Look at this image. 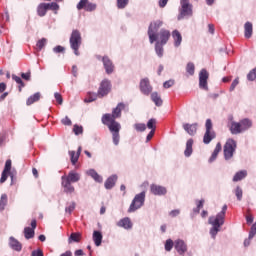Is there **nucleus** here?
Listing matches in <instances>:
<instances>
[{
  "mask_svg": "<svg viewBox=\"0 0 256 256\" xmlns=\"http://www.w3.org/2000/svg\"><path fill=\"white\" fill-rule=\"evenodd\" d=\"M125 109L124 103H118L116 108L112 110V114H104L102 116V123L106 125L109 131L112 132V139L114 145H119L120 136L119 131H121V124L115 121V119H119L121 117V111Z\"/></svg>",
  "mask_w": 256,
  "mask_h": 256,
  "instance_id": "nucleus-1",
  "label": "nucleus"
},
{
  "mask_svg": "<svg viewBox=\"0 0 256 256\" xmlns=\"http://www.w3.org/2000/svg\"><path fill=\"white\" fill-rule=\"evenodd\" d=\"M161 27H163L162 20H156L150 23L148 27V37L151 44H153L154 41H157L161 45H167V41H169V38L171 37V32L166 29H161ZM159 29L161 30L158 33Z\"/></svg>",
  "mask_w": 256,
  "mask_h": 256,
  "instance_id": "nucleus-2",
  "label": "nucleus"
},
{
  "mask_svg": "<svg viewBox=\"0 0 256 256\" xmlns=\"http://www.w3.org/2000/svg\"><path fill=\"white\" fill-rule=\"evenodd\" d=\"M227 213V205H224L222 207L221 212H219L216 216H211L208 219L209 225H212V228L210 229V235L212 239H215L217 237V233L221 231V227L225 224V214Z\"/></svg>",
  "mask_w": 256,
  "mask_h": 256,
  "instance_id": "nucleus-3",
  "label": "nucleus"
},
{
  "mask_svg": "<svg viewBox=\"0 0 256 256\" xmlns=\"http://www.w3.org/2000/svg\"><path fill=\"white\" fill-rule=\"evenodd\" d=\"M81 43V32H79V30H73L70 36V47L77 57L79 55V47H81Z\"/></svg>",
  "mask_w": 256,
  "mask_h": 256,
  "instance_id": "nucleus-4",
  "label": "nucleus"
},
{
  "mask_svg": "<svg viewBox=\"0 0 256 256\" xmlns=\"http://www.w3.org/2000/svg\"><path fill=\"white\" fill-rule=\"evenodd\" d=\"M145 205V191L136 194L130 207L128 209V213H135L138 209H141Z\"/></svg>",
  "mask_w": 256,
  "mask_h": 256,
  "instance_id": "nucleus-5",
  "label": "nucleus"
},
{
  "mask_svg": "<svg viewBox=\"0 0 256 256\" xmlns=\"http://www.w3.org/2000/svg\"><path fill=\"white\" fill-rule=\"evenodd\" d=\"M236 149H237V142L233 139H228L224 145V159H226V161H229V159H232Z\"/></svg>",
  "mask_w": 256,
  "mask_h": 256,
  "instance_id": "nucleus-6",
  "label": "nucleus"
},
{
  "mask_svg": "<svg viewBox=\"0 0 256 256\" xmlns=\"http://www.w3.org/2000/svg\"><path fill=\"white\" fill-rule=\"evenodd\" d=\"M180 15L178 19H183V17H191L193 15V5L189 3V0H180Z\"/></svg>",
  "mask_w": 256,
  "mask_h": 256,
  "instance_id": "nucleus-7",
  "label": "nucleus"
},
{
  "mask_svg": "<svg viewBox=\"0 0 256 256\" xmlns=\"http://www.w3.org/2000/svg\"><path fill=\"white\" fill-rule=\"evenodd\" d=\"M205 127H206V132L204 134L203 143H205V145H209V143H211V141L215 139V132L212 130L213 122H211V119L206 120Z\"/></svg>",
  "mask_w": 256,
  "mask_h": 256,
  "instance_id": "nucleus-8",
  "label": "nucleus"
},
{
  "mask_svg": "<svg viewBox=\"0 0 256 256\" xmlns=\"http://www.w3.org/2000/svg\"><path fill=\"white\" fill-rule=\"evenodd\" d=\"M209 79V72L205 69H202L199 73V87L204 91H209V86L207 85V81Z\"/></svg>",
  "mask_w": 256,
  "mask_h": 256,
  "instance_id": "nucleus-9",
  "label": "nucleus"
},
{
  "mask_svg": "<svg viewBox=\"0 0 256 256\" xmlns=\"http://www.w3.org/2000/svg\"><path fill=\"white\" fill-rule=\"evenodd\" d=\"M111 91V81L103 80L98 89V97H105Z\"/></svg>",
  "mask_w": 256,
  "mask_h": 256,
  "instance_id": "nucleus-10",
  "label": "nucleus"
},
{
  "mask_svg": "<svg viewBox=\"0 0 256 256\" xmlns=\"http://www.w3.org/2000/svg\"><path fill=\"white\" fill-rule=\"evenodd\" d=\"M140 91L144 95H150L151 91H153V87H151V84L149 83V79L144 78L140 81Z\"/></svg>",
  "mask_w": 256,
  "mask_h": 256,
  "instance_id": "nucleus-11",
  "label": "nucleus"
},
{
  "mask_svg": "<svg viewBox=\"0 0 256 256\" xmlns=\"http://www.w3.org/2000/svg\"><path fill=\"white\" fill-rule=\"evenodd\" d=\"M61 179H64L70 183H77L81 180V174L75 171H70L67 176L63 175Z\"/></svg>",
  "mask_w": 256,
  "mask_h": 256,
  "instance_id": "nucleus-12",
  "label": "nucleus"
},
{
  "mask_svg": "<svg viewBox=\"0 0 256 256\" xmlns=\"http://www.w3.org/2000/svg\"><path fill=\"white\" fill-rule=\"evenodd\" d=\"M174 247L179 255H185V253H187V244L181 239L174 242Z\"/></svg>",
  "mask_w": 256,
  "mask_h": 256,
  "instance_id": "nucleus-13",
  "label": "nucleus"
},
{
  "mask_svg": "<svg viewBox=\"0 0 256 256\" xmlns=\"http://www.w3.org/2000/svg\"><path fill=\"white\" fill-rule=\"evenodd\" d=\"M102 63L104 65L105 71L108 75H111V73H113V70L115 69V66L113 65V62L111 61V59H109V57L104 56L102 58Z\"/></svg>",
  "mask_w": 256,
  "mask_h": 256,
  "instance_id": "nucleus-14",
  "label": "nucleus"
},
{
  "mask_svg": "<svg viewBox=\"0 0 256 256\" xmlns=\"http://www.w3.org/2000/svg\"><path fill=\"white\" fill-rule=\"evenodd\" d=\"M150 191L153 195H166L167 194V188L163 187V186H159L156 184H152L150 186Z\"/></svg>",
  "mask_w": 256,
  "mask_h": 256,
  "instance_id": "nucleus-15",
  "label": "nucleus"
},
{
  "mask_svg": "<svg viewBox=\"0 0 256 256\" xmlns=\"http://www.w3.org/2000/svg\"><path fill=\"white\" fill-rule=\"evenodd\" d=\"M9 247L13 249V251H17L18 253L23 249V245L19 240L15 239V237L11 236L9 238Z\"/></svg>",
  "mask_w": 256,
  "mask_h": 256,
  "instance_id": "nucleus-16",
  "label": "nucleus"
},
{
  "mask_svg": "<svg viewBox=\"0 0 256 256\" xmlns=\"http://www.w3.org/2000/svg\"><path fill=\"white\" fill-rule=\"evenodd\" d=\"M61 181H62L61 185L64 189V193H68V194L75 193V186L71 184L72 182H69L68 180H65V179H61Z\"/></svg>",
  "mask_w": 256,
  "mask_h": 256,
  "instance_id": "nucleus-17",
  "label": "nucleus"
},
{
  "mask_svg": "<svg viewBox=\"0 0 256 256\" xmlns=\"http://www.w3.org/2000/svg\"><path fill=\"white\" fill-rule=\"evenodd\" d=\"M118 227H122L123 229H133V222L129 217L123 218L117 222Z\"/></svg>",
  "mask_w": 256,
  "mask_h": 256,
  "instance_id": "nucleus-18",
  "label": "nucleus"
},
{
  "mask_svg": "<svg viewBox=\"0 0 256 256\" xmlns=\"http://www.w3.org/2000/svg\"><path fill=\"white\" fill-rule=\"evenodd\" d=\"M172 39L174 40V47H181V43L183 42V36H181V32L174 30L172 32Z\"/></svg>",
  "mask_w": 256,
  "mask_h": 256,
  "instance_id": "nucleus-19",
  "label": "nucleus"
},
{
  "mask_svg": "<svg viewBox=\"0 0 256 256\" xmlns=\"http://www.w3.org/2000/svg\"><path fill=\"white\" fill-rule=\"evenodd\" d=\"M230 131L232 135H239V133H243L241 122H231Z\"/></svg>",
  "mask_w": 256,
  "mask_h": 256,
  "instance_id": "nucleus-20",
  "label": "nucleus"
},
{
  "mask_svg": "<svg viewBox=\"0 0 256 256\" xmlns=\"http://www.w3.org/2000/svg\"><path fill=\"white\" fill-rule=\"evenodd\" d=\"M86 175H89V177H92L96 183H103V177L95 171V169H90L86 172Z\"/></svg>",
  "mask_w": 256,
  "mask_h": 256,
  "instance_id": "nucleus-21",
  "label": "nucleus"
},
{
  "mask_svg": "<svg viewBox=\"0 0 256 256\" xmlns=\"http://www.w3.org/2000/svg\"><path fill=\"white\" fill-rule=\"evenodd\" d=\"M115 183H117V175H112L105 181L104 187L105 189H113Z\"/></svg>",
  "mask_w": 256,
  "mask_h": 256,
  "instance_id": "nucleus-22",
  "label": "nucleus"
},
{
  "mask_svg": "<svg viewBox=\"0 0 256 256\" xmlns=\"http://www.w3.org/2000/svg\"><path fill=\"white\" fill-rule=\"evenodd\" d=\"M47 11H49L47 3H40L38 5L37 14H38L39 17H45V15H47Z\"/></svg>",
  "mask_w": 256,
  "mask_h": 256,
  "instance_id": "nucleus-23",
  "label": "nucleus"
},
{
  "mask_svg": "<svg viewBox=\"0 0 256 256\" xmlns=\"http://www.w3.org/2000/svg\"><path fill=\"white\" fill-rule=\"evenodd\" d=\"M183 129L188 135H195L197 133V124H183Z\"/></svg>",
  "mask_w": 256,
  "mask_h": 256,
  "instance_id": "nucleus-24",
  "label": "nucleus"
},
{
  "mask_svg": "<svg viewBox=\"0 0 256 256\" xmlns=\"http://www.w3.org/2000/svg\"><path fill=\"white\" fill-rule=\"evenodd\" d=\"M240 127L243 131H247V129H251L253 127V122L249 120V118H244L240 121Z\"/></svg>",
  "mask_w": 256,
  "mask_h": 256,
  "instance_id": "nucleus-25",
  "label": "nucleus"
},
{
  "mask_svg": "<svg viewBox=\"0 0 256 256\" xmlns=\"http://www.w3.org/2000/svg\"><path fill=\"white\" fill-rule=\"evenodd\" d=\"M93 241L96 245V247H100L101 246V243L103 241V234H101V232L99 231H94L93 232Z\"/></svg>",
  "mask_w": 256,
  "mask_h": 256,
  "instance_id": "nucleus-26",
  "label": "nucleus"
},
{
  "mask_svg": "<svg viewBox=\"0 0 256 256\" xmlns=\"http://www.w3.org/2000/svg\"><path fill=\"white\" fill-rule=\"evenodd\" d=\"M245 29V37L246 39H251V36L253 35V24L251 22H246L244 25Z\"/></svg>",
  "mask_w": 256,
  "mask_h": 256,
  "instance_id": "nucleus-27",
  "label": "nucleus"
},
{
  "mask_svg": "<svg viewBox=\"0 0 256 256\" xmlns=\"http://www.w3.org/2000/svg\"><path fill=\"white\" fill-rule=\"evenodd\" d=\"M192 154H193V139H189L186 142V149L184 151V155L185 157H191Z\"/></svg>",
  "mask_w": 256,
  "mask_h": 256,
  "instance_id": "nucleus-28",
  "label": "nucleus"
},
{
  "mask_svg": "<svg viewBox=\"0 0 256 256\" xmlns=\"http://www.w3.org/2000/svg\"><path fill=\"white\" fill-rule=\"evenodd\" d=\"M151 100L153 101V103H155L156 107H161V105H163V100L157 92H153L151 94Z\"/></svg>",
  "mask_w": 256,
  "mask_h": 256,
  "instance_id": "nucleus-29",
  "label": "nucleus"
},
{
  "mask_svg": "<svg viewBox=\"0 0 256 256\" xmlns=\"http://www.w3.org/2000/svg\"><path fill=\"white\" fill-rule=\"evenodd\" d=\"M39 99H41V94L39 92H37L27 99L26 105H33V103H37V101H39Z\"/></svg>",
  "mask_w": 256,
  "mask_h": 256,
  "instance_id": "nucleus-30",
  "label": "nucleus"
},
{
  "mask_svg": "<svg viewBox=\"0 0 256 256\" xmlns=\"http://www.w3.org/2000/svg\"><path fill=\"white\" fill-rule=\"evenodd\" d=\"M245 177H247V170H241L234 175L233 181H241L242 179H245Z\"/></svg>",
  "mask_w": 256,
  "mask_h": 256,
  "instance_id": "nucleus-31",
  "label": "nucleus"
},
{
  "mask_svg": "<svg viewBox=\"0 0 256 256\" xmlns=\"http://www.w3.org/2000/svg\"><path fill=\"white\" fill-rule=\"evenodd\" d=\"M24 237L25 239H33L35 237V230L31 227L24 228Z\"/></svg>",
  "mask_w": 256,
  "mask_h": 256,
  "instance_id": "nucleus-32",
  "label": "nucleus"
},
{
  "mask_svg": "<svg viewBox=\"0 0 256 256\" xmlns=\"http://www.w3.org/2000/svg\"><path fill=\"white\" fill-rule=\"evenodd\" d=\"M7 201V194H2L0 198V211H5V207H7Z\"/></svg>",
  "mask_w": 256,
  "mask_h": 256,
  "instance_id": "nucleus-33",
  "label": "nucleus"
},
{
  "mask_svg": "<svg viewBox=\"0 0 256 256\" xmlns=\"http://www.w3.org/2000/svg\"><path fill=\"white\" fill-rule=\"evenodd\" d=\"M69 155L72 165H77V161H79V154H77L75 151H69Z\"/></svg>",
  "mask_w": 256,
  "mask_h": 256,
  "instance_id": "nucleus-34",
  "label": "nucleus"
},
{
  "mask_svg": "<svg viewBox=\"0 0 256 256\" xmlns=\"http://www.w3.org/2000/svg\"><path fill=\"white\" fill-rule=\"evenodd\" d=\"M147 128L151 129V131H155V129H157V120L155 118H151L147 122Z\"/></svg>",
  "mask_w": 256,
  "mask_h": 256,
  "instance_id": "nucleus-35",
  "label": "nucleus"
},
{
  "mask_svg": "<svg viewBox=\"0 0 256 256\" xmlns=\"http://www.w3.org/2000/svg\"><path fill=\"white\" fill-rule=\"evenodd\" d=\"M163 45L165 44H160L159 42H156L155 44V52L158 57H163Z\"/></svg>",
  "mask_w": 256,
  "mask_h": 256,
  "instance_id": "nucleus-36",
  "label": "nucleus"
},
{
  "mask_svg": "<svg viewBox=\"0 0 256 256\" xmlns=\"http://www.w3.org/2000/svg\"><path fill=\"white\" fill-rule=\"evenodd\" d=\"M116 5L119 9H125L129 5V0H116Z\"/></svg>",
  "mask_w": 256,
  "mask_h": 256,
  "instance_id": "nucleus-37",
  "label": "nucleus"
},
{
  "mask_svg": "<svg viewBox=\"0 0 256 256\" xmlns=\"http://www.w3.org/2000/svg\"><path fill=\"white\" fill-rule=\"evenodd\" d=\"M12 79H13V81H16V83H17L18 85H20V86H19V91H21V87H25V83H23V80L21 79V77H19V76L13 74V75H12Z\"/></svg>",
  "mask_w": 256,
  "mask_h": 256,
  "instance_id": "nucleus-38",
  "label": "nucleus"
},
{
  "mask_svg": "<svg viewBox=\"0 0 256 256\" xmlns=\"http://www.w3.org/2000/svg\"><path fill=\"white\" fill-rule=\"evenodd\" d=\"M186 71L190 75H195V64L193 62H190L186 66Z\"/></svg>",
  "mask_w": 256,
  "mask_h": 256,
  "instance_id": "nucleus-39",
  "label": "nucleus"
},
{
  "mask_svg": "<svg viewBox=\"0 0 256 256\" xmlns=\"http://www.w3.org/2000/svg\"><path fill=\"white\" fill-rule=\"evenodd\" d=\"M45 45H47V39L42 38V39L38 40L36 47H37L38 51H41V49H43V47H45Z\"/></svg>",
  "mask_w": 256,
  "mask_h": 256,
  "instance_id": "nucleus-40",
  "label": "nucleus"
},
{
  "mask_svg": "<svg viewBox=\"0 0 256 256\" xmlns=\"http://www.w3.org/2000/svg\"><path fill=\"white\" fill-rule=\"evenodd\" d=\"M134 129H136V131H139L140 133H143V131L147 129V126L143 123H138L134 125Z\"/></svg>",
  "mask_w": 256,
  "mask_h": 256,
  "instance_id": "nucleus-41",
  "label": "nucleus"
},
{
  "mask_svg": "<svg viewBox=\"0 0 256 256\" xmlns=\"http://www.w3.org/2000/svg\"><path fill=\"white\" fill-rule=\"evenodd\" d=\"M46 5L51 11H59V4H57L56 2L46 3Z\"/></svg>",
  "mask_w": 256,
  "mask_h": 256,
  "instance_id": "nucleus-42",
  "label": "nucleus"
},
{
  "mask_svg": "<svg viewBox=\"0 0 256 256\" xmlns=\"http://www.w3.org/2000/svg\"><path fill=\"white\" fill-rule=\"evenodd\" d=\"M80 239H81V234L79 233H72L70 235V240L74 241V243H79Z\"/></svg>",
  "mask_w": 256,
  "mask_h": 256,
  "instance_id": "nucleus-43",
  "label": "nucleus"
},
{
  "mask_svg": "<svg viewBox=\"0 0 256 256\" xmlns=\"http://www.w3.org/2000/svg\"><path fill=\"white\" fill-rule=\"evenodd\" d=\"M73 211H75V202H71L70 204H68V206L65 208V212L69 213V215H71V213H73Z\"/></svg>",
  "mask_w": 256,
  "mask_h": 256,
  "instance_id": "nucleus-44",
  "label": "nucleus"
},
{
  "mask_svg": "<svg viewBox=\"0 0 256 256\" xmlns=\"http://www.w3.org/2000/svg\"><path fill=\"white\" fill-rule=\"evenodd\" d=\"M84 101L85 103H93V101H97V94H89Z\"/></svg>",
  "mask_w": 256,
  "mask_h": 256,
  "instance_id": "nucleus-45",
  "label": "nucleus"
},
{
  "mask_svg": "<svg viewBox=\"0 0 256 256\" xmlns=\"http://www.w3.org/2000/svg\"><path fill=\"white\" fill-rule=\"evenodd\" d=\"M235 195L238 199V201H241V199H243V190L241 189V187H236V190H235Z\"/></svg>",
  "mask_w": 256,
  "mask_h": 256,
  "instance_id": "nucleus-46",
  "label": "nucleus"
},
{
  "mask_svg": "<svg viewBox=\"0 0 256 256\" xmlns=\"http://www.w3.org/2000/svg\"><path fill=\"white\" fill-rule=\"evenodd\" d=\"M248 81H255L256 79V68H254L252 71H250L247 75Z\"/></svg>",
  "mask_w": 256,
  "mask_h": 256,
  "instance_id": "nucleus-47",
  "label": "nucleus"
},
{
  "mask_svg": "<svg viewBox=\"0 0 256 256\" xmlns=\"http://www.w3.org/2000/svg\"><path fill=\"white\" fill-rule=\"evenodd\" d=\"M89 0H80V2L77 4V9L81 11V9H85L87 7Z\"/></svg>",
  "mask_w": 256,
  "mask_h": 256,
  "instance_id": "nucleus-48",
  "label": "nucleus"
},
{
  "mask_svg": "<svg viewBox=\"0 0 256 256\" xmlns=\"http://www.w3.org/2000/svg\"><path fill=\"white\" fill-rule=\"evenodd\" d=\"M73 131H74L75 135H81V133H83V126H79V125L75 124Z\"/></svg>",
  "mask_w": 256,
  "mask_h": 256,
  "instance_id": "nucleus-49",
  "label": "nucleus"
},
{
  "mask_svg": "<svg viewBox=\"0 0 256 256\" xmlns=\"http://www.w3.org/2000/svg\"><path fill=\"white\" fill-rule=\"evenodd\" d=\"M84 9L85 11H95L97 9V4L88 3Z\"/></svg>",
  "mask_w": 256,
  "mask_h": 256,
  "instance_id": "nucleus-50",
  "label": "nucleus"
},
{
  "mask_svg": "<svg viewBox=\"0 0 256 256\" xmlns=\"http://www.w3.org/2000/svg\"><path fill=\"white\" fill-rule=\"evenodd\" d=\"M173 249V240L168 239L165 243V251H171Z\"/></svg>",
  "mask_w": 256,
  "mask_h": 256,
  "instance_id": "nucleus-51",
  "label": "nucleus"
},
{
  "mask_svg": "<svg viewBox=\"0 0 256 256\" xmlns=\"http://www.w3.org/2000/svg\"><path fill=\"white\" fill-rule=\"evenodd\" d=\"M54 97L59 105H63V97L59 94V92L54 93Z\"/></svg>",
  "mask_w": 256,
  "mask_h": 256,
  "instance_id": "nucleus-52",
  "label": "nucleus"
},
{
  "mask_svg": "<svg viewBox=\"0 0 256 256\" xmlns=\"http://www.w3.org/2000/svg\"><path fill=\"white\" fill-rule=\"evenodd\" d=\"M173 85H175V81L168 80V81L164 82L163 87L165 89H169L170 87H173Z\"/></svg>",
  "mask_w": 256,
  "mask_h": 256,
  "instance_id": "nucleus-53",
  "label": "nucleus"
},
{
  "mask_svg": "<svg viewBox=\"0 0 256 256\" xmlns=\"http://www.w3.org/2000/svg\"><path fill=\"white\" fill-rule=\"evenodd\" d=\"M3 171H5L6 173H9V171H11V160L6 161Z\"/></svg>",
  "mask_w": 256,
  "mask_h": 256,
  "instance_id": "nucleus-54",
  "label": "nucleus"
},
{
  "mask_svg": "<svg viewBox=\"0 0 256 256\" xmlns=\"http://www.w3.org/2000/svg\"><path fill=\"white\" fill-rule=\"evenodd\" d=\"M237 85H239V78H236V79L232 82V84H231V86H230V91H235V87H237Z\"/></svg>",
  "mask_w": 256,
  "mask_h": 256,
  "instance_id": "nucleus-55",
  "label": "nucleus"
},
{
  "mask_svg": "<svg viewBox=\"0 0 256 256\" xmlns=\"http://www.w3.org/2000/svg\"><path fill=\"white\" fill-rule=\"evenodd\" d=\"M54 53H63L65 51V47L63 46H56L53 48Z\"/></svg>",
  "mask_w": 256,
  "mask_h": 256,
  "instance_id": "nucleus-56",
  "label": "nucleus"
},
{
  "mask_svg": "<svg viewBox=\"0 0 256 256\" xmlns=\"http://www.w3.org/2000/svg\"><path fill=\"white\" fill-rule=\"evenodd\" d=\"M22 79H24L25 81H30L31 79V72H27V73H22L21 74Z\"/></svg>",
  "mask_w": 256,
  "mask_h": 256,
  "instance_id": "nucleus-57",
  "label": "nucleus"
},
{
  "mask_svg": "<svg viewBox=\"0 0 256 256\" xmlns=\"http://www.w3.org/2000/svg\"><path fill=\"white\" fill-rule=\"evenodd\" d=\"M9 172H5L4 170H3V172H2V175H1V178H0V183H5V181H7V174H8Z\"/></svg>",
  "mask_w": 256,
  "mask_h": 256,
  "instance_id": "nucleus-58",
  "label": "nucleus"
},
{
  "mask_svg": "<svg viewBox=\"0 0 256 256\" xmlns=\"http://www.w3.org/2000/svg\"><path fill=\"white\" fill-rule=\"evenodd\" d=\"M221 149H222L221 142H218L216 144V147H215L213 153H216V155H219V152L221 151Z\"/></svg>",
  "mask_w": 256,
  "mask_h": 256,
  "instance_id": "nucleus-59",
  "label": "nucleus"
},
{
  "mask_svg": "<svg viewBox=\"0 0 256 256\" xmlns=\"http://www.w3.org/2000/svg\"><path fill=\"white\" fill-rule=\"evenodd\" d=\"M153 135H155V130H151L146 137V142L149 143L150 140L153 139Z\"/></svg>",
  "mask_w": 256,
  "mask_h": 256,
  "instance_id": "nucleus-60",
  "label": "nucleus"
},
{
  "mask_svg": "<svg viewBox=\"0 0 256 256\" xmlns=\"http://www.w3.org/2000/svg\"><path fill=\"white\" fill-rule=\"evenodd\" d=\"M62 124L63 125H71V119H69V117H65L64 119H62Z\"/></svg>",
  "mask_w": 256,
  "mask_h": 256,
  "instance_id": "nucleus-61",
  "label": "nucleus"
},
{
  "mask_svg": "<svg viewBox=\"0 0 256 256\" xmlns=\"http://www.w3.org/2000/svg\"><path fill=\"white\" fill-rule=\"evenodd\" d=\"M32 256H43V251L34 250V251H32Z\"/></svg>",
  "mask_w": 256,
  "mask_h": 256,
  "instance_id": "nucleus-62",
  "label": "nucleus"
},
{
  "mask_svg": "<svg viewBox=\"0 0 256 256\" xmlns=\"http://www.w3.org/2000/svg\"><path fill=\"white\" fill-rule=\"evenodd\" d=\"M169 2V0H159V7H161L163 9V7H165L167 5V3Z\"/></svg>",
  "mask_w": 256,
  "mask_h": 256,
  "instance_id": "nucleus-63",
  "label": "nucleus"
},
{
  "mask_svg": "<svg viewBox=\"0 0 256 256\" xmlns=\"http://www.w3.org/2000/svg\"><path fill=\"white\" fill-rule=\"evenodd\" d=\"M180 211L179 210H172L170 212V217H177L179 215Z\"/></svg>",
  "mask_w": 256,
  "mask_h": 256,
  "instance_id": "nucleus-64",
  "label": "nucleus"
}]
</instances>
